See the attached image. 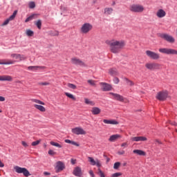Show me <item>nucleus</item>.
Instances as JSON below:
<instances>
[{
	"instance_id": "nucleus-41",
	"label": "nucleus",
	"mask_w": 177,
	"mask_h": 177,
	"mask_svg": "<svg viewBox=\"0 0 177 177\" xmlns=\"http://www.w3.org/2000/svg\"><path fill=\"white\" fill-rule=\"evenodd\" d=\"M87 82H88V84H89L92 86H95V85H96V83H95V80H88L87 81Z\"/></svg>"
},
{
	"instance_id": "nucleus-20",
	"label": "nucleus",
	"mask_w": 177,
	"mask_h": 177,
	"mask_svg": "<svg viewBox=\"0 0 177 177\" xmlns=\"http://www.w3.org/2000/svg\"><path fill=\"white\" fill-rule=\"evenodd\" d=\"M16 61H13L12 59H0V64L9 65V64H15Z\"/></svg>"
},
{
	"instance_id": "nucleus-10",
	"label": "nucleus",
	"mask_w": 177,
	"mask_h": 177,
	"mask_svg": "<svg viewBox=\"0 0 177 177\" xmlns=\"http://www.w3.org/2000/svg\"><path fill=\"white\" fill-rule=\"evenodd\" d=\"M145 67L147 68V70H159L160 69V64H157L156 62L153 63H147L145 64Z\"/></svg>"
},
{
	"instance_id": "nucleus-16",
	"label": "nucleus",
	"mask_w": 177,
	"mask_h": 177,
	"mask_svg": "<svg viewBox=\"0 0 177 177\" xmlns=\"http://www.w3.org/2000/svg\"><path fill=\"white\" fill-rule=\"evenodd\" d=\"M132 142H146L147 138L143 136L133 137L131 138Z\"/></svg>"
},
{
	"instance_id": "nucleus-24",
	"label": "nucleus",
	"mask_w": 177,
	"mask_h": 177,
	"mask_svg": "<svg viewBox=\"0 0 177 177\" xmlns=\"http://www.w3.org/2000/svg\"><path fill=\"white\" fill-rule=\"evenodd\" d=\"M108 73L109 75L115 76L118 75V71H117V69L115 68H109L108 71Z\"/></svg>"
},
{
	"instance_id": "nucleus-13",
	"label": "nucleus",
	"mask_w": 177,
	"mask_h": 177,
	"mask_svg": "<svg viewBox=\"0 0 177 177\" xmlns=\"http://www.w3.org/2000/svg\"><path fill=\"white\" fill-rule=\"evenodd\" d=\"M73 133H75V135H86V131H84V129L82 127H75L72 129Z\"/></svg>"
},
{
	"instance_id": "nucleus-43",
	"label": "nucleus",
	"mask_w": 177,
	"mask_h": 177,
	"mask_svg": "<svg viewBox=\"0 0 177 177\" xmlns=\"http://www.w3.org/2000/svg\"><path fill=\"white\" fill-rule=\"evenodd\" d=\"M97 174H98L99 176H100V177H106L104 176V173H103V171H102V170L100 168L98 169Z\"/></svg>"
},
{
	"instance_id": "nucleus-40",
	"label": "nucleus",
	"mask_w": 177,
	"mask_h": 177,
	"mask_svg": "<svg viewBox=\"0 0 177 177\" xmlns=\"http://www.w3.org/2000/svg\"><path fill=\"white\" fill-rule=\"evenodd\" d=\"M120 165H121L120 162H115L113 165L114 169H118V168H120Z\"/></svg>"
},
{
	"instance_id": "nucleus-9",
	"label": "nucleus",
	"mask_w": 177,
	"mask_h": 177,
	"mask_svg": "<svg viewBox=\"0 0 177 177\" xmlns=\"http://www.w3.org/2000/svg\"><path fill=\"white\" fill-rule=\"evenodd\" d=\"M145 53L147 56L149 57V59H152L153 60H158V59H160V54L157 53L147 50H146Z\"/></svg>"
},
{
	"instance_id": "nucleus-55",
	"label": "nucleus",
	"mask_w": 177,
	"mask_h": 177,
	"mask_svg": "<svg viewBox=\"0 0 177 177\" xmlns=\"http://www.w3.org/2000/svg\"><path fill=\"white\" fill-rule=\"evenodd\" d=\"M15 17H16L15 15H12L9 18H8V19L10 20V21H11V20H14L15 19Z\"/></svg>"
},
{
	"instance_id": "nucleus-2",
	"label": "nucleus",
	"mask_w": 177,
	"mask_h": 177,
	"mask_svg": "<svg viewBox=\"0 0 177 177\" xmlns=\"http://www.w3.org/2000/svg\"><path fill=\"white\" fill-rule=\"evenodd\" d=\"M160 53H162L163 55H176L177 56V50L169 48H159Z\"/></svg>"
},
{
	"instance_id": "nucleus-17",
	"label": "nucleus",
	"mask_w": 177,
	"mask_h": 177,
	"mask_svg": "<svg viewBox=\"0 0 177 177\" xmlns=\"http://www.w3.org/2000/svg\"><path fill=\"white\" fill-rule=\"evenodd\" d=\"M73 174L75 175V176H81L82 175V170L81 169V167H76L73 169Z\"/></svg>"
},
{
	"instance_id": "nucleus-62",
	"label": "nucleus",
	"mask_w": 177,
	"mask_h": 177,
	"mask_svg": "<svg viewBox=\"0 0 177 177\" xmlns=\"http://www.w3.org/2000/svg\"><path fill=\"white\" fill-rule=\"evenodd\" d=\"M44 174V175H50V173H49L48 171H45Z\"/></svg>"
},
{
	"instance_id": "nucleus-50",
	"label": "nucleus",
	"mask_w": 177,
	"mask_h": 177,
	"mask_svg": "<svg viewBox=\"0 0 177 177\" xmlns=\"http://www.w3.org/2000/svg\"><path fill=\"white\" fill-rule=\"evenodd\" d=\"M121 175H122L121 173H115L112 175V177H118L121 176Z\"/></svg>"
},
{
	"instance_id": "nucleus-19",
	"label": "nucleus",
	"mask_w": 177,
	"mask_h": 177,
	"mask_svg": "<svg viewBox=\"0 0 177 177\" xmlns=\"http://www.w3.org/2000/svg\"><path fill=\"white\" fill-rule=\"evenodd\" d=\"M167 15V12L162 9H159L156 12L157 17H159V19H162V17H165Z\"/></svg>"
},
{
	"instance_id": "nucleus-12",
	"label": "nucleus",
	"mask_w": 177,
	"mask_h": 177,
	"mask_svg": "<svg viewBox=\"0 0 177 177\" xmlns=\"http://www.w3.org/2000/svg\"><path fill=\"white\" fill-rule=\"evenodd\" d=\"M100 85L101 86L102 91L104 92H109L113 89V87L109 84L106 82H100Z\"/></svg>"
},
{
	"instance_id": "nucleus-48",
	"label": "nucleus",
	"mask_w": 177,
	"mask_h": 177,
	"mask_svg": "<svg viewBox=\"0 0 177 177\" xmlns=\"http://www.w3.org/2000/svg\"><path fill=\"white\" fill-rule=\"evenodd\" d=\"M48 154H49L50 156H55V154H56V152H54L53 150L50 149V150L48 151Z\"/></svg>"
},
{
	"instance_id": "nucleus-27",
	"label": "nucleus",
	"mask_w": 177,
	"mask_h": 177,
	"mask_svg": "<svg viewBox=\"0 0 177 177\" xmlns=\"http://www.w3.org/2000/svg\"><path fill=\"white\" fill-rule=\"evenodd\" d=\"M35 109H37V110H39V111H41V113H45L46 111V109L44 107V106L35 104L34 105Z\"/></svg>"
},
{
	"instance_id": "nucleus-8",
	"label": "nucleus",
	"mask_w": 177,
	"mask_h": 177,
	"mask_svg": "<svg viewBox=\"0 0 177 177\" xmlns=\"http://www.w3.org/2000/svg\"><path fill=\"white\" fill-rule=\"evenodd\" d=\"M10 57H12V59H15V60H14L15 63L16 62H23L27 59V57H26L24 55L17 53L11 54Z\"/></svg>"
},
{
	"instance_id": "nucleus-44",
	"label": "nucleus",
	"mask_w": 177,
	"mask_h": 177,
	"mask_svg": "<svg viewBox=\"0 0 177 177\" xmlns=\"http://www.w3.org/2000/svg\"><path fill=\"white\" fill-rule=\"evenodd\" d=\"M29 8L30 9H34V8H35V3L34 1L29 3Z\"/></svg>"
},
{
	"instance_id": "nucleus-34",
	"label": "nucleus",
	"mask_w": 177,
	"mask_h": 177,
	"mask_svg": "<svg viewBox=\"0 0 177 177\" xmlns=\"http://www.w3.org/2000/svg\"><path fill=\"white\" fill-rule=\"evenodd\" d=\"M50 144L51 145V146H55V147H58V149H62V145L57 142L51 141Z\"/></svg>"
},
{
	"instance_id": "nucleus-38",
	"label": "nucleus",
	"mask_w": 177,
	"mask_h": 177,
	"mask_svg": "<svg viewBox=\"0 0 177 177\" xmlns=\"http://www.w3.org/2000/svg\"><path fill=\"white\" fill-rule=\"evenodd\" d=\"M50 35H53V37H57L59 36V31L57 30H54V31H51L50 32Z\"/></svg>"
},
{
	"instance_id": "nucleus-3",
	"label": "nucleus",
	"mask_w": 177,
	"mask_h": 177,
	"mask_svg": "<svg viewBox=\"0 0 177 177\" xmlns=\"http://www.w3.org/2000/svg\"><path fill=\"white\" fill-rule=\"evenodd\" d=\"M167 97H168V91L167 90L159 91L156 96V98L158 100H160V102H164L165 100H167Z\"/></svg>"
},
{
	"instance_id": "nucleus-21",
	"label": "nucleus",
	"mask_w": 177,
	"mask_h": 177,
	"mask_svg": "<svg viewBox=\"0 0 177 177\" xmlns=\"http://www.w3.org/2000/svg\"><path fill=\"white\" fill-rule=\"evenodd\" d=\"M103 122L104 124H108L111 125H118V122L115 120H104Z\"/></svg>"
},
{
	"instance_id": "nucleus-61",
	"label": "nucleus",
	"mask_w": 177,
	"mask_h": 177,
	"mask_svg": "<svg viewBox=\"0 0 177 177\" xmlns=\"http://www.w3.org/2000/svg\"><path fill=\"white\" fill-rule=\"evenodd\" d=\"M16 15H17V10L14 11L12 15L16 17Z\"/></svg>"
},
{
	"instance_id": "nucleus-54",
	"label": "nucleus",
	"mask_w": 177,
	"mask_h": 177,
	"mask_svg": "<svg viewBox=\"0 0 177 177\" xmlns=\"http://www.w3.org/2000/svg\"><path fill=\"white\" fill-rule=\"evenodd\" d=\"M88 174H90V176H91V177H95V174H93V171L90 170L89 172H88Z\"/></svg>"
},
{
	"instance_id": "nucleus-22",
	"label": "nucleus",
	"mask_w": 177,
	"mask_h": 177,
	"mask_svg": "<svg viewBox=\"0 0 177 177\" xmlns=\"http://www.w3.org/2000/svg\"><path fill=\"white\" fill-rule=\"evenodd\" d=\"M121 135L119 134H115L110 136L109 141V142H115V140H118V139H121Z\"/></svg>"
},
{
	"instance_id": "nucleus-32",
	"label": "nucleus",
	"mask_w": 177,
	"mask_h": 177,
	"mask_svg": "<svg viewBox=\"0 0 177 177\" xmlns=\"http://www.w3.org/2000/svg\"><path fill=\"white\" fill-rule=\"evenodd\" d=\"M31 101L33 103H37V104H41L42 106H45V102L39 100H37V99H32Z\"/></svg>"
},
{
	"instance_id": "nucleus-6",
	"label": "nucleus",
	"mask_w": 177,
	"mask_h": 177,
	"mask_svg": "<svg viewBox=\"0 0 177 177\" xmlns=\"http://www.w3.org/2000/svg\"><path fill=\"white\" fill-rule=\"evenodd\" d=\"M93 27V26H92V24L89 23H85L82 26L80 31L82 34H88V32L92 30Z\"/></svg>"
},
{
	"instance_id": "nucleus-58",
	"label": "nucleus",
	"mask_w": 177,
	"mask_h": 177,
	"mask_svg": "<svg viewBox=\"0 0 177 177\" xmlns=\"http://www.w3.org/2000/svg\"><path fill=\"white\" fill-rule=\"evenodd\" d=\"M64 142H65V143H68L69 145H71L72 141L70 140H65Z\"/></svg>"
},
{
	"instance_id": "nucleus-63",
	"label": "nucleus",
	"mask_w": 177,
	"mask_h": 177,
	"mask_svg": "<svg viewBox=\"0 0 177 177\" xmlns=\"http://www.w3.org/2000/svg\"><path fill=\"white\" fill-rule=\"evenodd\" d=\"M156 143H158L159 145H161V141H160L158 140H156Z\"/></svg>"
},
{
	"instance_id": "nucleus-45",
	"label": "nucleus",
	"mask_w": 177,
	"mask_h": 177,
	"mask_svg": "<svg viewBox=\"0 0 177 177\" xmlns=\"http://www.w3.org/2000/svg\"><path fill=\"white\" fill-rule=\"evenodd\" d=\"M95 165L98 167L100 168V167H102V164L100 163V160H95Z\"/></svg>"
},
{
	"instance_id": "nucleus-29",
	"label": "nucleus",
	"mask_w": 177,
	"mask_h": 177,
	"mask_svg": "<svg viewBox=\"0 0 177 177\" xmlns=\"http://www.w3.org/2000/svg\"><path fill=\"white\" fill-rule=\"evenodd\" d=\"M113 8H104V15H106L107 16L111 15L113 13Z\"/></svg>"
},
{
	"instance_id": "nucleus-60",
	"label": "nucleus",
	"mask_w": 177,
	"mask_h": 177,
	"mask_svg": "<svg viewBox=\"0 0 177 177\" xmlns=\"http://www.w3.org/2000/svg\"><path fill=\"white\" fill-rule=\"evenodd\" d=\"M71 164H73V165H74V164H75V160L71 159Z\"/></svg>"
},
{
	"instance_id": "nucleus-28",
	"label": "nucleus",
	"mask_w": 177,
	"mask_h": 177,
	"mask_svg": "<svg viewBox=\"0 0 177 177\" xmlns=\"http://www.w3.org/2000/svg\"><path fill=\"white\" fill-rule=\"evenodd\" d=\"M123 81H124L127 85H129V86H133V85H135V84L133 83V82H132V80H129V79L127 77H123Z\"/></svg>"
},
{
	"instance_id": "nucleus-14",
	"label": "nucleus",
	"mask_w": 177,
	"mask_h": 177,
	"mask_svg": "<svg viewBox=\"0 0 177 177\" xmlns=\"http://www.w3.org/2000/svg\"><path fill=\"white\" fill-rule=\"evenodd\" d=\"M55 169L57 173L63 171V169H64V163H63L62 161H58L57 162Z\"/></svg>"
},
{
	"instance_id": "nucleus-15",
	"label": "nucleus",
	"mask_w": 177,
	"mask_h": 177,
	"mask_svg": "<svg viewBox=\"0 0 177 177\" xmlns=\"http://www.w3.org/2000/svg\"><path fill=\"white\" fill-rule=\"evenodd\" d=\"M109 95H112L113 96V99L115 100H118L119 102H124V97L120 94L114 93H109Z\"/></svg>"
},
{
	"instance_id": "nucleus-42",
	"label": "nucleus",
	"mask_w": 177,
	"mask_h": 177,
	"mask_svg": "<svg viewBox=\"0 0 177 177\" xmlns=\"http://www.w3.org/2000/svg\"><path fill=\"white\" fill-rule=\"evenodd\" d=\"M39 85H41L42 86H46L48 85H50V83H49L48 82H39Z\"/></svg>"
},
{
	"instance_id": "nucleus-47",
	"label": "nucleus",
	"mask_w": 177,
	"mask_h": 177,
	"mask_svg": "<svg viewBox=\"0 0 177 177\" xmlns=\"http://www.w3.org/2000/svg\"><path fill=\"white\" fill-rule=\"evenodd\" d=\"M9 21H10V20L8 19H7L6 21H4V22L2 24L1 26H8V24H9Z\"/></svg>"
},
{
	"instance_id": "nucleus-4",
	"label": "nucleus",
	"mask_w": 177,
	"mask_h": 177,
	"mask_svg": "<svg viewBox=\"0 0 177 177\" xmlns=\"http://www.w3.org/2000/svg\"><path fill=\"white\" fill-rule=\"evenodd\" d=\"M130 10L134 13H142L145 10V7L139 4H133L130 6Z\"/></svg>"
},
{
	"instance_id": "nucleus-1",
	"label": "nucleus",
	"mask_w": 177,
	"mask_h": 177,
	"mask_svg": "<svg viewBox=\"0 0 177 177\" xmlns=\"http://www.w3.org/2000/svg\"><path fill=\"white\" fill-rule=\"evenodd\" d=\"M106 44L109 46L110 50L112 53H120L121 49L125 46L124 41L108 40Z\"/></svg>"
},
{
	"instance_id": "nucleus-52",
	"label": "nucleus",
	"mask_w": 177,
	"mask_h": 177,
	"mask_svg": "<svg viewBox=\"0 0 177 177\" xmlns=\"http://www.w3.org/2000/svg\"><path fill=\"white\" fill-rule=\"evenodd\" d=\"M118 154H119V156H122V155L125 154V151H119L118 152Z\"/></svg>"
},
{
	"instance_id": "nucleus-5",
	"label": "nucleus",
	"mask_w": 177,
	"mask_h": 177,
	"mask_svg": "<svg viewBox=\"0 0 177 177\" xmlns=\"http://www.w3.org/2000/svg\"><path fill=\"white\" fill-rule=\"evenodd\" d=\"M159 37L169 44H175V38L169 34L162 33L159 35Z\"/></svg>"
},
{
	"instance_id": "nucleus-33",
	"label": "nucleus",
	"mask_w": 177,
	"mask_h": 177,
	"mask_svg": "<svg viewBox=\"0 0 177 177\" xmlns=\"http://www.w3.org/2000/svg\"><path fill=\"white\" fill-rule=\"evenodd\" d=\"M26 34L28 37H33L34 36V31L27 29L26 31Z\"/></svg>"
},
{
	"instance_id": "nucleus-23",
	"label": "nucleus",
	"mask_w": 177,
	"mask_h": 177,
	"mask_svg": "<svg viewBox=\"0 0 177 177\" xmlns=\"http://www.w3.org/2000/svg\"><path fill=\"white\" fill-rule=\"evenodd\" d=\"M45 68V66H28V70H29L30 71H37V70L39 69V70H44Z\"/></svg>"
},
{
	"instance_id": "nucleus-36",
	"label": "nucleus",
	"mask_w": 177,
	"mask_h": 177,
	"mask_svg": "<svg viewBox=\"0 0 177 177\" xmlns=\"http://www.w3.org/2000/svg\"><path fill=\"white\" fill-rule=\"evenodd\" d=\"M88 160L91 165H96V160H95V159H93V158L88 157Z\"/></svg>"
},
{
	"instance_id": "nucleus-25",
	"label": "nucleus",
	"mask_w": 177,
	"mask_h": 177,
	"mask_svg": "<svg viewBox=\"0 0 177 177\" xmlns=\"http://www.w3.org/2000/svg\"><path fill=\"white\" fill-rule=\"evenodd\" d=\"M102 110L100 109L99 107H93L91 109V113L93 115H97V114H100Z\"/></svg>"
},
{
	"instance_id": "nucleus-53",
	"label": "nucleus",
	"mask_w": 177,
	"mask_h": 177,
	"mask_svg": "<svg viewBox=\"0 0 177 177\" xmlns=\"http://www.w3.org/2000/svg\"><path fill=\"white\" fill-rule=\"evenodd\" d=\"M71 145H73V146H77L78 147V146H80V145L74 141H71Z\"/></svg>"
},
{
	"instance_id": "nucleus-49",
	"label": "nucleus",
	"mask_w": 177,
	"mask_h": 177,
	"mask_svg": "<svg viewBox=\"0 0 177 177\" xmlns=\"http://www.w3.org/2000/svg\"><path fill=\"white\" fill-rule=\"evenodd\" d=\"M113 82H114V84H119V82H120V79H118V77H114V79H113Z\"/></svg>"
},
{
	"instance_id": "nucleus-51",
	"label": "nucleus",
	"mask_w": 177,
	"mask_h": 177,
	"mask_svg": "<svg viewBox=\"0 0 177 177\" xmlns=\"http://www.w3.org/2000/svg\"><path fill=\"white\" fill-rule=\"evenodd\" d=\"M21 145L24 147H28V144H27V142H26L25 141H22Z\"/></svg>"
},
{
	"instance_id": "nucleus-31",
	"label": "nucleus",
	"mask_w": 177,
	"mask_h": 177,
	"mask_svg": "<svg viewBox=\"0 0 177 177\" xmlns=\"http://www.w3.org/2000/svg\"><path fill=\"white\" fill-rule=\"evenodd\" d=\"M35 26H37L39 30H41L42 27V21L41 19H38L36 22H35Z\"/></svg>"
},
{
	"instance_id": "nucleus-57",
	"label": "nucleus",
	"mask_w": 177,
	"mask_h": 177,
	"mask_svg": "<svg viewBox=\"0 0 177 177\" xmlns=\"http://www.w3.org/2000/svg\"><path fill=\"white\" fill-rule=\"evenodd\" d=\"M3 167H5V165L0 160V168H3Z\"/></svg>"
},
{
	"instance_id": "nucleus-35",
	"label": "nucleus",
	"mask_w": 177,
	"mask_h": 177,
	"mask_svg": "<svg viewBox=\"0 0 177 177\" xmlns=\"http://www.w3.org/2000/svg\"><path fill=\"white\" fill-rule=\"evenodd\" d=\"M65 95L66 96H67V97H69V99H72V100H76V98L74 96V95L69 93H65Z\"/></svg>"
},
{
	"instance_id": "nucleus-30",
	"label": "nucleus",
	"mask_w": 177,
	"mask_h": 177,
	"mask_svg": "<svg viewBox=\"0 0 177 177\" xmlns=\"http://www.w3.org/2000/svg\"><path fill=\"white\" fill-rule=\"evenodd\" d=\"M84 102L86 104H89V106H95V102L88 98H84Z\"/></svg>"
},
{
	"instance_id": "nucleus-39",
	"label": "nucleus",
	"mask_w": 177,
	"mask_h": 177,
	"mask_svg": "<svg viewBox=\"0 0 177 177\" xmlns=\"http://www.w3.org/2000/svg\"><path fill=\"white\" fill-rule=\"evenodd\" d=\"M34 16H35V15H32L30 17H28L26 20H25V23H28V21H31V20H32L34 19Z\"/></svg>"
},
{
	"instance_id": "nucleus-56",
	"label": "nucleus",
	"mask_w": 177,
	"mask_h": 177,
	"mask_svg": "<svg viewBox=\"0 0 177 177\" xmlns=\"http://www.w3.org/2000/svg\"><path fill=\"white\" fill-rule=\"evenodd\" d=\"M5 100H6L5 97L0 96V102H5Z\"/></svg>"
},
{
	"instance_id": "nucleus-37",
	"label": "nucleus",
	"mask_w": 177,
	"mask_h": 177,
	"mask_svg": "<svg viewBox=\"0 0 177 177\" xmlns=\"http://www.w3.org/2000/svg\"><path fill=\"white\" fill-rule=\"evenodd\" d=\"M68 88H70L71 89H77V86L74 84L68 83L67 84Z\"/></svg>"
},
{
	"instance_id": "nucleus-18",
	"label": "nucleus",
	"mask_w": 177,
	"mask_h": 177,
	"mask_svg": "<svg viewBox=\"0 0 177 177\" xmlns=\"http://www.w3.org/2000/svg\"><path fill=\"white\" fill-rule=\"evenodd\" d=\"M0 81L12 82V81H13V77H12V76H10V75H0Z\"/></svg>"
},
{
	"instance_id": "nucleus-64",
	"label": "nucleus",
	"mask_w": 177,
	"mask_h": 177,
	"mask_svg": "<svg viewBox=\"0 0 177 177\" xmlns=\"http://www.w3.org/2000/svg\"><path fill=\"white\" fill-rule=\"evenodd\" d=\"M115 5V1H113L112 6H114Z\"/></svg>"
},
{
	"instance_id": "nucleus-59",
	"label": "nucleus",
	"mask_w": 177,
	"mask_h": 177,
	"mask_svg": "<svg viewBox=\"0 0 177 177\" xmlns=\"http://www.w3.org/2000/svg\"><path fill=\"white\" fill-rule=\"evenodd\" d=\"M122 147H127V146H128V144H127V142H124L121 145Z\"/></svg>"
},
{
	"instance_id": "nucleus-46",
	"label": "nucleus",
	"mask_w": 177,
	"mask_h": 177,
	"mask_svg": "<svg viewBox=\"0 0 177 177\" xmlns=\"http://www.w3.org/2000/svg\"><path fill=\"white\" fill-rule=\"evenodd\" d=\"M39 143H41V140L32 142V146H38Z\"/></svg>"
},
{
	"instance_id": "nucleus-7",
	"label": "nucleus",
	"mask_w": 177,
	"mask_h": 177,
	"mask_svg": "<svg viewBox=\"0 0 177 177\" xmlns=\"http://www.w3.org/2000/svg\"><path fill=\"white\" fill-rule=\"evenodd\" d=\"M14 169L17 174H23L24 176H30V171L24 167H20L19 166L14 167Z\"/></svg>"
},
{
	"instance_id": "nucleus-26",
	"label": "nucleus",
	"mask_w": 177,
	"mask_h": 177,
	"mask_svg": "<svg viewBox=\"0 0 177 177\" xmlns=\"http://www.w3.org/2000/svg\"><path fill=\"white\" fill-rule=\"evenodd\" d=\"M133 153L134 154H138V156H146V152L140 149H134Z\"/></svg>"
},
{
	"instance_id": "nucleus-11",
	"label": "nucleus",
	"mask_w": 177,
	"mask_h": 177,
	"mask_svg": "<svg viewBox=\"0 0 177 177\" xmlns=\"http://www.w3.org/2000/svg\"><path fill=\"white\" fill-rule=\"evenodd\" d=\"M71 63L73 64H75L76 66H81L82 67H86V64H85V62H84L83 61H82L81 59H78V58H72L71 59Z\"/></svg>"
}]
</instances>
